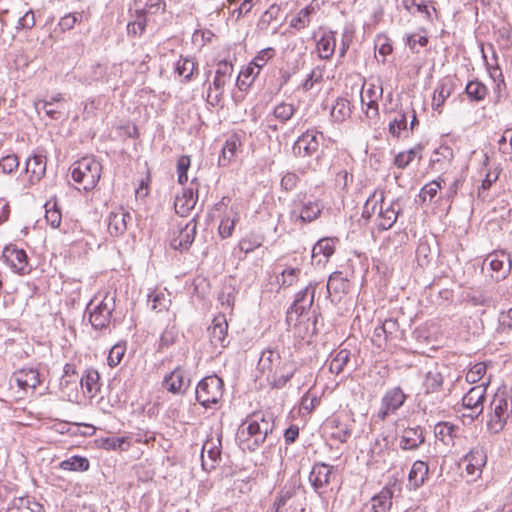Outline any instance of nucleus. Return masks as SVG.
<instances>
[{"label": "nucleus", "instance_id": "f257e3e1", "mask_svg": "<svg viewBox=\"0 0 512 512\" xmlns=\"http://www.w3.org/2000/svg\"><path fill=\"white\" fill-rule=\"evenodd\" d=\"M274 427L272 414H254L239 426L236 439L243 450L255 451L272 434Z\"/></svg>", "mask_w": 512, "mask_h": 512}, {"label": "nucleus", "instance_id": "f03ea898", "mask_svg": "<svg viewBox=\"0 0 512 512\" xmlns=\"http://www.w3.org/2000/svg\"><path fill=\"white\" fill-rule=\"evenodd\" d=\"M258 368L273 388L280 389L293 377L297 365L288 358H282L278 351L267 349L261 354Z\"/></svg>", "mask_w": 512, "mask_h": 512}, {"label": "nucleus", "instance_id": "7ed1b4c3", "mask_svg": "<svg viewBox=\"0 0 512 512\" xmlns=\"http://www.w3.org/2000/svg\"><path fill=\"white\" fill-rule=\"evenodd\" d=\"M512 413V401L505 391H497L489 405L487 428L493 433H499L505 427Z\"/></svg>", "mask_w": 512, "mask_h": 512}, {"label": "nucleus", "instance_id": "20e7f679", "mask_svg": "<svg viewBox=\"0 0 512 512\" xmlns=\"http://www.w3.org/2000/svg\"><path fill=\"white\" fill-rule=\"evenodd\" d=\"M100 162L91 157H84L73 164L72 179L85 191L95 188L101 177Z\"/></svg>", "mask_w": 512, "mask_h": 512}, {"label": "nucleus", "instance_id": "39448f33", "mask_svg": "<svg viewBox=\"0 0 512 512\" xmlns=\"http://www.w3.org/2000/svg\"><path fill=\"white\" fill-rule=\"evenodd\" d=\"M322 209L323 206L318 200L298 194L293 200L290 217L295 224L310 223L319 217Z\"/></svg>", "mask_w": 512, "mask_h": 512}, {"label": "nucleus", "instance_id": "423d86ee", "mask_svg": "<svg viewBox=\"0 0 512 512\" xmlns=\"http://www.w3.org/2000/svg\"><path fill=\"white\" fill-rule=\"evenodd\" d=\"M223 385L217 375L203 378L196 387V400L206 408L218 403L223 396Z\"/></svg>", "mask_w": 512, "mask_h": 512}, {"label": "nucleus", "instance_id": "0eeeda50", "mask_svg": "<svg viewBox=\"0 0 512 512\" xmlns=\"http://www.w3.org/2000/svg\"><path fill=\"white\" fill-rule=\"evenodd\" d=\"M89 321L96 330H102L109 326L112 312L115 310V297L106 293L100 303L93 306L91 301L87 307Z\"/></svg>", "mask_w": 512, "mask_h": 512}, {"label": "nucleus", "instance_id": "6e6552de", "mask_svg": "<svg viewBox=\"0 0 512 512\" xmlns=\"http://www.w3.org/2000/svg\"><path fill=\"white\" fill-rule=\"evenodd\" d=\"M482 270L489 273L492 279L500 281L510 273L511 262L505 252L495 251L484 259Z\"/></svg>", "mask_w": 512, "mask_h": 512}, {"label": "nucleus", "instance_id": "1a4fd4ad", "mask_svg": "<svg viewBox=\"0 0 512 512\" xmlns=\"http://www.w3.org/2000/svg\"><path fill=\"white\" fill-rule=\"evenodd\" d=\"M400 491V485L396 482L386 485L362 506L360 512H389L395 493Z\"/></svg>", "mask_w": 512, "mask_h": 512}, {"label": "nucleus", "instance_id": "9d476101", "mask_svg": "<svg viewBox=\"0 0 512 512\" xmlns=\"http://www.w3.org/2000/svg\"><path fill=\"white\" fill-rule=\"evenodd\" d=\"M197 232L196 218L190 219L185 224L179 223L178 229L170 241V246L174 250L187 251L194 242Z\"/></svg>", "mask_w": 512, "mask_h": 512}, {"label": "nucleus", "instance_id": "9b49d317", "mask_svg": "<svg viewBox=\"0 0 512 512\" xmlns=\"http://www.w3.org/2000/svg\"><path fill=\"white\" fill-rule=\"evenodd\" d=\"M406 394L400 387H393L386 391L382 400L381 407L377 413L380 420H385L389 415L394 414L406 401Z\"/></svg>", "mask_w": 512, "mask_h": 512}, {"label": "nucleus", "instance_id": "f8f14e48", "mask_svg": "<svg viewBox=\"0 0 512 512\" xmlns=\"http://www.w3.org/2000/svg\"><path fill=\"white\" fill-rule=\"evenodd\" d=\"M318 134L323 137V134L315 130H307L294 142L292 151L297 157H311L319 149Z\"/></svg>", "mask_w": 512, "mask_h": 512}, {"label": "nucleus", "instance_id": "ddd939ff", "mask_svg": "<svg viewBox=\"0 0 512 512\" xmlns=\"http://www.w3.org/2000/svg\"><path fill=\"white\" fill-rule=\"evenodd\" d=\"M198 187L199 183L194 178L190 186L183 188L182 193L175 197L174 208L177 214L184 217L195 207L198 200Z\"/></svg>", "mask_w": 512, "mask_h": 512}, {"label": "nucleus", "instance_id": "4468645a", "mask_svg": "<svg viewBox=\"0 0 512 512\" xmlns=\"http://www.w3.org/2000/svg\"><path fill=\"white\" fill-rule=\"evenodd\" d=\"M401 211L402 207L399 199H394L389 203H386L384 200L383 204L379 207L378 215L376 218V226L378 229L385 231L392 228L396 223Z\"/></svg>", "mask_w": 512, "mask_h": 512}, {"label": "nucleus", "instance_id": "2eb2a0df", "mask_svg": "<svg viewBox=\"0 0 512 512\" xmlns=\"http://www.w3.org/2000/svg\"><path fill=\"white\" fill-rule=\"evenodd\" d=\"M3 258L14 272L23 275L30 272L26 252L18 249L15 245H8L4 248Z\"/></svg>", "mask_w": 512, "mask_h": 512}, {"label": "nucleus", "instance_id": "dca6fc26", "mask_svg": "<svg viewBox=\"0 0 512 512\" xmlns=\"http://www.w3.org/2000/svg\"><path fill=\"white\" fill-rule=\"evenodd\" d=\"M190 378L187 377L185 371L180 367H176L163 380V387L173 394H184L190 386Z\"/></svg>", "mask_w": 512, "mask_h": 512}, {"label": "nucleus", "instance_id": "f3484780", "mask_svg": "<svg viewBox=\"0 0 512 512\" xmlns=\"http://www.w3.org/2000/svg\"><path fill=\"white\" fill-rule=\"evenodd\" d=\"M316 286L309 284L303 290L296 294L295 300L288 310V314L292 313L302 316L307 310H309L314 302Z\"/></svg>", "mask_w": 512, "mask_h": 512}, {"label": "nucleus", "instance_id": "a211bd4d", "mask_svg": "<svg viewBox=\"0 0 512 512\" xmlns=\"http://www.w3.org/2000/svg\"><path fill=\"white\" fill-rule=\"evenodd\" d=\"M487 461L486 452L482 447H474L464 457L466 463V472L470 476L479 477L482 472V468L485 466Z\"/></svg>", "mask_w": 512, "mask_h": 512}, {"label": "nucleus", "instance_id": "6ab92c4d", "mask_svg": "<svg viewBox=\"0 0 512 512\" xmlns=\"http://www.w3.org/2000/svg\"><path fill=\"white\" fill-rule=\"evenodd\" d=\"M331 466L325 463H316L313 465L309 475V481L317 493H321V489L325 488L330 483V476L332 473Z\"/></svg>", "mask_w": 512, "mask_h": 512}, {"label": "nucleus", "instance_id": "aec40b11", "mask_svg": "<svg viewBox=\"0 0 512 512\" xmlns=\"http://www.w3.org/2000/svg\"><path fill=\"white\" fill-rule=\"evenodd\" d=\"M228 330V323L224 314H219L214 317L212 325L209 327V336L212 345L215 347L226 346V336Z\"/></svg>", "mask_w": 512, "mask_h": 512}, {"label": "nucleus", "instance_id": "412c9836", "mask_svg": "<svg viewBox=\"0 0 512 512\" xmlns=\"http://www.w3.org/2000/svg\"><path fill=\"white\" fill-rule=\"evenodd\" d=\"M424 440L423 429L420 426L407 427L402 431L399 446L403 450H416Z\"/></svg>", "mask_w": 512, "mask_h": 512}, {"label": "nucleus", "instance_id": "4be33fe9", "mask_svg": "<svg viewBox=\"0 0 512 512\" xmlns=\"http://www.w3.org/2000/svg\"><path fill=\"white\" fill-rule=\"evenodd\" d=\"M350 282L349 280L343 276L341 271L333 272L327 282V291L328 293L338 300L341 299L343 294H346L349 291Z\"/></svg>", "mask_w": 512, "mask_h": 512}, {"label": "nucleus", "instance_id": "5701e85b", "mask_svg": "<svg viewBox=\"0 0 512 512\" xmlns=\"http://www.w3.org/2000/svg\"><path fill=\"white\" fill-rule=\"evenodd\" d=\"M26 172L30 173V182H39L46 173V157L35 154L26 161Z\"/></svg>", "mask_w": 512, "mask_h": 512}, {"label": "nucleus", "instance_id": "b1692460", "mask_svg": "<svg viewBox=\"0 0 512 512\" xmlns=\"http://www.w3.org/2000/svg\"><path fill=\"white\" fill-rule=\"evenodd\" d=\"M14 380L21 389H35L40 384L39 373L33 368H24L14 373Z\"/></svg>", "mask_w": 512, "mask_h": 512}, {"label": "nucleus", "instance_id": "393cba45", "mask_svg": "<svg viewBox=\"0 0 512 512\" xmlns=\"http://www.w3.org/2000/svg\"><path fill=\"white\" fill-rule=\"evenodd\" d=\"M328 425L332 429L331 437L341 443H346L352 434V425L343 422L339 416L332 417L328 421Z\"/></svg>", "mask_w": 512, "mask_h": 512}, {"label": "nucleus", "instance_id": "a878e982", "mask_svg": "<svg viewBox=\"0 0 512 512\" xmlns=\"http://www.w3.org/2000/svg\"><path fill=\"white\" fill-rule=\"evenodd\" d=\"M7 512H44L43 506L32 497L14 498L7 508Z\"/></svg>", "mask_w": 512, "mask_h": 512}, {"label": "nucleus", "instance_id": "bb28decb", "mask_svg": "<svg viewBox=\"0 0 512 512\" xmlns=\"http://www.w3.org/2000/svg\"><path fill=\"white\" fill-rule=\"evenodd\" d=\"M446 370V367H442V369L435 367L426 373L423 386L427 394L435 393L441 390L444 382V372Z\"/></svg>", "mask_w": 512, "mask_h": 512}, {"label": "nucleus", "instance_id": "cd10ccee", "mask_svg": "<svg viewBox=\"0 0 512 512\" xmlns=\"http://www.w3.org/2000/svg\"><path fill=\"white\" fill-rule=\"evenodd\" d=\"M275 56V50L271 47L262 49L254 57L253 61L247 67L245 76L254 75L257 76L265 64Z\"/></svg>", "mask_w": 512, "mask_h": 512}, {"label": "nucleus", "instance_id": "c85d7f7f", "mask_svg": "<svg viewBox=\"0 0 512 512\" xmlns=\"http://www.w3.org/2000/svg\"><path fill=\"white\" fill-rule=\"evenodd\" d=\"M429 473V466L422 460H417L413 463L409 472L408 480L414 488L421 487L426 481Z\"/></svg>", "mask_w": 512, "mask_h": 512}, {"label": "nucleus", "instance_id": "c756f323", "mask_svg": "<svg viewBox=\"0 0 512 512\" xmlns=\"http://www.w3.org/2000/svg\"><path fill=\"white\" fill-rule=\"evenodd\" d=\"M230 80L217 76L215 74L212 84H210L207 92V102L212 106H217L222 100L224 88Z\"/></svg>", "mask_w": 512, "mask_h": 512}, {"label": "nucleus", "instance_id": "7c9ffc66", "mask_svg": "<svg viewBox=\"0 0 512 512\" xmlns=\"http://www.w3.org/2000/svg\"><path fill=\"white\" fill-rule=\"evenodd\" d=\"M383 190H375L366 200L363 211H362V218L365 220H370L371 217L378 211L379 207L383 204V201L385 200Z\"/></svg>", "mask_w": 512, "mask_h": 512}, {"label": "nucleus", "instance_id": "2f4dec72", "mask_svg": "<svg viewBox=\"0 0 512 512\" xmlns=\"http://www.w3.org/2000/svg\"><path fill=\"white\" fill-rule=\"evenodd\" d=\"M486 389L482 386L472 387L463 397L462 404L465 408H483Z\"/></svg>", "mask_w": 512, "mask_h": 512}, {"label": "nucleus", "instance_id": "473e14b6", "mask_svg": "<svg viewBox=\"0 0 512 512\" xmlns=\"http://www.w3.org/2000/svg\"><path fill=\"white\" fill-rule=\"evenodd\" d=\"M408 111L400 109L395 112L394 117L389 122V133L395 137L400 138L402 132L407 130V117Z\"/></svg>", "mask_w": 512, "mask_h": 512}, {"label": "nucleus", "instance_id": "72a5a7b5", "mask_svg": "<svg viewBox=\"0 0 512 512\" xmlns=\"http://www.w3.org/2000/svg\"><path fill=\"white\" fill-rule=\"evenodd\" d=\"M99 373L96 370L89 369L81 377L80 383L83 389H85L88 397H94L100 390L99 384Z\"/></svg>", "mask_w": 512, "mask_h": 512}, {"label": "nucleus", "instance_id": "f704fd0d", "mask_svg": "<svg viewBox=\"0 0 512 512\" xmlns=\"http://www.w3.org/2000/svg\"><path fill=\"white\" fill-rule=\"evenodd\" d=\"M453 92V84L449 80H442L434 91L432 107L440 111V107Z\"/></svg>", "mask_w": 512, "mask_h": 512}, {"label": "nucleus", "instance_id": "c9c22d12", "mask_svg": "<svg viewBox=\"0 0 512 512\" xmlns=\"http://www.w3.org/2000/svg\"><path fill=\"white\" fill-rule=\"evenodd\" d=\"M335 251V242L332 238H323L319 240L312 249V257L316 258L318 256H322L318 260V262H326L328 258L334 253Z\"/></svg>", "mask_w": 512, "mask_h": 512}, {"label": "nucleus", "instance_id": "e433bc0d", "mask_svg": "<svg viewBox=\"0 0 512 512\" xmlns=\"http://www.w3.org/2000/svg\"><path fill=\"white\" fill-rule=\"evenodd\" d=\"M336 47V40L334 32L325 33L317 42V49L319 56L322 59H329Z\"/></svg>", "mask_w": 512, "mask_h": 512}, {"label": "nucleus", "instance_id": "4c0bfd02", "mask_svg": "<svg viewBox=\"0 0 512 512\" xmlns=\"http://www.w3.org/2000/svg\"><path fill=\"white\" fill-rule=\"evenodd\" d=\"M458 428L449 423L442 422L435 426V436L442 441L445 445L453 444V439L456 436Z\"/></svg>", "mask_w": 512, "mask_h": 512}, {"label": "nucleus", "instance_id": "58836bf2", "mask_svg": "<svg viewBox=\"0 0 512 512\" xmlns=\"http://www.w3.org/2000/svg\"><path fill=\"white\" fill-rule=\"evenodd\" d=\"M421 151H422V146L421 145H417L407 151H403V152H400L398 153L396 156H395V159H394V164L400 168V169H404L406 168L416 157L418 159H421Z\"/></svg>", "mask_w": 512, "mask_h": 512}, {"label": "nucleus", "instance_id": "ea45409f", "mask_svg": "<svg viewBox=\"0 0 512 512\" xmlns=\"http://www.w3.org/2000/svg\"><path fill=\"white\" fill-rule=\"evenodd\" d=\"M351 113L349 101L344 98H338L331 109V117L335 122L345 121Z\"/></svg>", "mask_w": 512, "mask_h": 512}, {"label": "nucleus", "instance_id": "a19ab883", "mask_svg": "<svg viewBox=\"0 0 512 512\" xmlns=\"http://www.w3.org/2000/svg\"><path fill=\"white\" fill-rule=\"evenodd\" d=\"M197 69V64L193 59L187 57H180L175 66V72L184 78L186 82L190 81L194 71Z\"/></svg>", "mask_w": 512, "mask_h": 512}, {"label": "nucleus", "instance_id": "79ce46f5", "mask_svg": "<svg viewBox=\"0 0 512 512\" xmlns=\"http://www.w3.org/2000/svg\"><path fill=\"white\" fill-rule=\"evenodd\" d=\"M465 92L471 101L480 102L485 99L488 90L482 82L473 80L468 82Z\"/></svg>", "mask_w": 512, "mask_h": 512}, {"label": "nucleus", "instance_id": "37998d69", "mask_svg": "<svg viewBox=\"0 0 512 512\" xmlns=\"http://www.w3.org/2000/svg\"><path fill=\"white\" fill-rule=\"evenodd\" d=\"M34 108L37 113L43 111L48 117L53 120H58L62 116V109L60 105H53V102H48L47 99H41L34 102Z\"/></svg>", "mask_w": 512, "mask_h": 512}, {"label": "nucleus", "instance_id": "c03bdc74", "mask_svg": "<svg viewBox=\"0 0 512 512\" xmlns=\"http://www.w3.org/2000/svg\"><path fill=\"white\" fill-rule=\"evenodd\" d=\"M350 351L347 349H341L336 355L331 359L329 363V370L332 373L340 374L343 372L344 367L350 361Z\"/></svg>", "mask_w": 512, "mask_h": 512}, {"label": "nucleus", "instance_id": "a18cd8bd", "mask_svg": "<svg viewBox=\"0 0 512 512\" xmlns=\"http://www.w3.org/2000/svg\"><path fill=\"white\" fill-rule=\"evenodd\" d=\"M45 219L52 228H57L61 224V211L56 201L49 200L45 204Z\"/></svg>", "mask_w": 512, "mask_h": 512}, {"label": "nucleus", "instance_id": "49530a36", "mask_svg": "<svg viewBox=\"0 0 512 512\" xmlns=\"http://www.w3.org/2000/svg\"><path fill=\"white\" fill-rule=\"evenodd\" d=\"M108 230L112 236H120L127 230V224H124L122 212H112L109 215Z\"/></svg>", "mask_w": 512, "mask_h": 512}, {"label": "nucleus", "instance_id": "de8ad7c7", "mask_svg": "<svg viewBox=\"0 0 512 512\" xmlns=\"http://www.w3.org/2000/svg\"><path fill=\"white\" fill-rule=\"evenodd\" d=\"M60 468L67 471H86L89 469V461L85 457L73 456L63 460L60 463Z\"/></svg>", "mask_w": 512, "mask_h": 512}, {"label": "nucleus", "instance_id": "09e8293b", "mask_svg": "<svg viewBox=\"0 0 512 512\" xmlns=\"http://www.w3.org/2000/svg\"><path fill=\"white\" fill-rule=\"evenodd\" d=\"M237 220L238 214L234 211H230L222 218L218 228L219 234L222 238H228L232 235Z\"/></svg>", "mask_w": 512, "mask_h": 512}, {"label": "nucleus", "instance_id": "8fccbe9b", "mask_svg": "<svg viewBox=\"0 0 512 512\" xmlns=\"http://www.w3.org/2000/svg\"><path fill=\"white\" fill-rule=\"evenodd\" d=\"M296 112V107L291 103L281 102L273 109V116L282 123L290 120Z\"/></svg>", "mask_w": 512, "mask_h": 512}, {"label": "nucleus", "instance_id": "3c124183", "mask_svg": "<svg viewBox=\"0 0 512 512\" xmlns=\"http://www.w3.org/2000/svg\"><path fill=\"white\" fill-rule=\"evenodd\" d=\"M136 12V19L127 24V34L133 37L141 36L146 27L145 13H142V11L139 10Z\"/></svg>", "mask_w": 512, "mask_h": 512}, {"label": "nucleus", "instance_id": "603ef678", "mask_svg": "<svg viewBox=\"0 0 512 512\" xmlns=\"http://www.w3.org/2000/svg\"><path fill=\"white\" fill-rule=\"evenodd\" d=\"M314 11V8L307 6L301 9L297 15L290 21V26L301 30L306 28L310 24V15Z\"/></svg>", "mask_w": 512, "mask_h": 512}, {"label": "nucleus", "instance_id": "864d4df0", "mask_svg": "<svg viewBox=\"0 0 512 512\" xmlns=\"http://www.w3.org/2000/svg\"><path fill=\"white\" fill-rule=\"evenodd\" d=\"M441 181H443L442 178L433 180L421 189L419 198L422 202H425L426 200L431 201L437 195L438 191L441 189Z\"/></svg>", "mask_w": 512, "mask_h": 512}, {"label": "nucleus", "instance_id": "5fc2aeb1", "mask_svg": "<svg viewBox=\"0 0 512 512\" xmlns=\"http://www.w3.org/2000/svg\"><path fill=\"white\" fill-rule=\"evenodd\" d=\"M128 446L129 443L123 437H107L101 439V447L106 450H127Z\"/></svg>", "mask_w": 512, "mask_h": 512}, {"label": "nucleus", "instance_id": "6e6d98bb", "mask_svg": "<svg viewBox=\"0 0 512 512\" xmlns=\"http://www.w3.org/2000/svg\"><path fill=\"white\" fill-rule=\"evenodd\" d=\"M191 165V158L188 155H182L177 161L178 182L184 184L188 181L187 172Z\"/></svg>", "mask_w": 512, "mask_h": 512}, {"label": "nucleus", "instance_id": "4d7b16f0", "mask_svg": "<svg viewBox=\"0 0 512 512\" xmlns=\"http://www.w3.org/2000/svg\"><path fill=\"white\" fill-rule=\"evenodd\" d=\"M294 495H295V488L294 487H289V488L285 487L284 489H282L278 493V495H277V497H276V499H275V501L273 503V508H272L271 512H279V509L282 506H284L287 503V501L289 499H291Z\"/></svg>", "mask_w": 512, "mask_h": 512}, {"label": "nucleus", "instance_id": "13d9d810", "mask_svg": "<svg viewBox=\"0 0 512 512\" xmlns=\"http://www.w3.org/2000/svg\"><path fill=\"white\" fill-rule=\"evenodd\" d=\"M126 351L125 345L115 344L109 351L107 362L111 367H116L120 364Z\"/></svg>", "mask_w": 512, "mask_h": 512}, {"label": "nucleus", "instance_id": "bf43d9fd", "mask_svg": "<svg viewBox=\"0 0 512 512\" xmlns=\"http://www.w3.org/2000/svg\"><path fill=\"white\" fill-rule=\"evenodd\" d=\"M218 300L222 307L232 310L235 303V291L231 286L224 287L219 293Z\"/></svg>", "mask_w": 512, "mask_h": 512}, {"label": "nucleus", "instance_id": "052dcab7", "mask_svg": "<svg viewBox=\"0 0 512 512\" xmlns=\"http://www.w3.org/2000/svg\"><path fill=\"white\" fill-rule=\"evenodd\" d=\"M498 322V331L500 333H512V308H510L507 311L501 312L498 318Z\"/></svg>", "mask_w": 512, "mask_h": 512}, {"label": "nucleus", "instance_id": "680f3d73", "mask_svg": "<svg viewBox=\"0 0 512 512\" xmlns=\"http://www.w3.org/2000/svg\"><path fill=\"white\" fill-rule=\"evenodd\" d=\"M261 244L262 242L258 237L254 235H249L241 239V241L239 242V248L245 254H248L250 252H253L256 248L260 247Z\"/></svg>", "mask_w": 512, "mask_h": 512}, {"label": "nucleus", "instance_id": "e2e57ef3", "mask_svg": "<svg viewBox=\"0 0 512 512\" xmlns=\"http://www.w3.org/2000/svg\"><path fill=\"white\" fill-rule=\"evenodd\" d=\"M19 166V160L16 155H7L0 160V170L3 173H12Z\"/></svg>", "mask_w": 512, "mask_h": 512}, {"label": "nucleus", "instance_id": "0e129e2a", "mask_svg": "<svg viewBox=\"0 0 512 512\" xmlns=\"http://www.w3.org/2000/svg\"><path fill=\"white\" fill-rule=\"evenodd\" d=\"M399 330V324L396 319L390 318L386 319L381 324V331L385 339L393 338Z\"/></svg>", "mask_w": 512, "mask_h": 512}, {"label": "nucleus", "instance_id": "69168bd1", "mask_svg": "<svg viewBox=\"0 0 512 512\" xmlns=\"http://www.w3.org/2000/svg\"><path fill=\"white\" fill-rule=\"evenodd\" d=\"M170 303V299H168L163 293H157L153 295L151 299V308L156 312H162L168 308Z\"/></svg>", "mask_w": 512, "mask_h": 512}, {"label": "nucleus", "instance_id": "338daca9", "mask_svg": "<svg viewBox=\"0 0 512 512\" xmlns=\"http://www.w3.org/2000/svg\"><path fill=\"white\" fill-rule=\"evenodd\" d=\"M486 372V366L483 363L475 364L466 374L468 382L474 383L480 380Z\"/></svg>", "mask_w": 512, "mask_h": 512}, {"label": "nucleus", "instance_id": "774afa93", "mask_svg": "<svg viewBox=\"0 0 512 512\" xmlns=\"http://www.w3.org/2000/svg\"><path fill=\"white\" fill-rule=\"evenodd\" d=\"M500 150L505 154H512V129L504 131L499 140Z\"/></svg>", "mask_w": 512, "mask_h": 512}]
</instances>
